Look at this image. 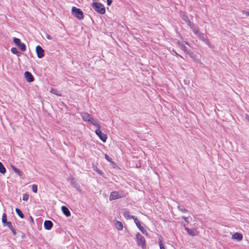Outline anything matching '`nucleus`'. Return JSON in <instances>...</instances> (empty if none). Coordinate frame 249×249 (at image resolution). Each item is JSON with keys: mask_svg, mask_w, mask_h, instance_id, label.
I'll return each mask as SVG.
<instances>
[{"mask_svg": "<svg viewBox=\"0 0 249 249\" xmlns=\"http://www.w3.org/2000/svg\"><path fill=\"white\" fill-rule=\"evenodd\" d=\"M81 116L83 120L89 124H92L95 127H99V122L97 120H94L89 114L87 112L81 113Z\"/></svg>", "mask_w": 249, "mask_h": 249, "instance_id": "1", "label": "nucleus"}, {"mask_svg": "<svg viewBox=\"0 0 249 249\" xmlns=\"http://www.w3.org/2000/svg\"><path fill=\"white\" fill-rule=\"evenodd\" d=\"M93 8L101 14H104L106 12L105 8L103 4L101 3L93 2Z\"/></svg>", "mask_w": 249, "mask_h": 249, "instance_id": "2", "label": "nucleus"}, {"mask_svg": "<svg viewBox=\"0 0 249 249\" xmlns=\"http://www.w3.org/2000/svg\"><path fill=\"white\" fill-rule=\"evenodd\" d=\"M136 241L138 246L141 247L142 249H145V240L144 238L140 233L136 234Z\"/></svg>", "mask_w": 249, "mask_h": 249, "instance_id": "3", "label": "nucleus"}, {"mask_svg": "<svg viewBox=\"0 0 249 249\" xmlns=\"http://www.w3.org/2000/svg\"><path fill=\"white\" fill-rule=\"evenodd\" d=\"M72 15L79 19H82L84 18L83 12L79 8L73 7L71 9Z\"/></svg>", "mask_w": 249, "mask_h": 249, "instance_id": "4", "label": "nucleus"}, {"mask_svg": "<svg viewBox=\"0 0 249 249\" xmlns=\"http://www.w3.org/2000/svg\"><path fill=\"white\" fill-rule=\"evenodd\" d=\"M96 127L97 128L96 130L95 131L96 134L99 137L100 139L103 142H106L107 139V136L106 134L102 133V131L100 130L101 126L100 124H99V127Z\"/></svg>", "mask_w": 249, "mask_h": 249, "instance_id": "5", "label": "nucleus"}, {"mask_svg": "<svg viewBox=\"0 0 249 249\" xmlns=\"http://www.w3.org/2000/svg\"><path fill=\"white\" fill-rule=\"evenodd\" d=\"M124 196L122 192L114 191L111 193L109 196V200H113L120 198Z\"/></svg>", "mask_w": 249, "mask_h": 249, "instance_id": "6", "label": "nucleus"}, {"mask_svg": "<svg viewBox=\"0 0 249 249\" xmlns=\"http://www.w3.org/2000/svg\"><path fill=\"white\" fill-rule=\"evenodd\" d=\"M13 42L14 43L18 46L19 48L22 51L24 52L26 50V46L24 44L21 42L19 38L14 37Z\"/></svg>", "mask_w": 249, "mask_h": 249, "instance_id": "7", "label": "nucleus"}, {"mask_svg": "<svg viewBox=\"0 0 249 249\" xmlns=\"http://www.w3.org/2000/svg\"><path fill=\"white\" fill-rule=\"evenodd\" d=\"M197 36L205 43H206L210 48H212V45H211L210 42H209V41L207 38L205 34L200 33Z\"/></svg>", "mask_w": 249, "mask_h": 249, "instance_id": "8", "label": "nucleus"}, {"mask_svg": "<svg viewBox=\"0 0 249 249\" xmlns=\"http://www.w3.org/2000/svg\"><path fill=\"white\" fill-rule=\"evenodd\" d=\"M135 223L136 225L138 228L141 231V232L144 235H147L148 233L146 230H145L141 226L139 221L137 218H135Z\"/></svg>", "mask_w": 249, "mask_h": 249, "instance_id": "9", "label": "nucleus"}, {"mask_svg": "<svg viewBox=\"0 0 249 249\" xmlns=\"http://www.w3.org/2000/svg\"><path fill=\"white\" fill-rule=\"evenodd\" d=\"M36 52L38 58H41L44 56V51L41 46L38 45L36 47Z\"/></svg>", "mask_w": 249, "mask_h": 249, "instance_id": "10", "label": "nucleus"}, {"mask_svg": "<svg viewBox=\"0 0 249 249\" xmlns=\"http://www.w3.org/2000/svg\"><path fill=\"white\" fill-rule=\"evenodd\" d=\"M24 76L26 80L28 82H32L34 80V78L31 72L29 71H25L24 73Z\"/></svg>", "mask_w": 249, "mask_h": 249, "instance_id": "11", "label": "nucleus"}, {"mask_svg": "<svg viewBox=\"0 0 249 249\" xmlns=\"http://www.w3.org/2000/svg\"><path fill=\"white\" fill-rule=\"evenodd\" d=\"M123 214L124 217L126 219H133L134 221H135V218H137L134 216L131 215L129 213V211L126 210H124V211L123 212Z\"/></svg>", "mask_w": 249, "mask_h": 249, "instance_id": "12", "label": "nucleus"}, {"mask_svg": "<svg viewBox=\"0 0 249 249\" xmlns=\"http://www.w3.org/2000/svg\"><path fill=\"white\" fill-rule=\"evenodd\" d=\"M232 239L240 241L242 240L243 236L242 234L238 232H236L232 235Z\"/></svg>", "mask_w": 249, "mask_h": 249, "instance_id": "13", "label": "nucleus"}, {"mask_svg": "<svg viewBox=\"0 0 249 249\" xmlns=\"http://www.w3.org/2000/svg\"><path fill=\"white\" fill-rule=\"evenodd\" d=\"M53 223L50 220H46L44 223V226L45 229L50 230L53 227Z\"/></svg>", "mask_w": 249, "mask_h": 249, "instance_id": "14", "label": "nucleus"}, {"mask_svg": "<svg viewBox=\"0 0 249 249\" xmlns=\"http://www.w3.org/2000/svg\"><path fill=\"white\" fill-rule=\"evenodd\" d=\"M61 210L63 213L67 216L69 217L71 215V213L69 209L65 206L61 207Z\"/></svg>", "mask_w": 249, "mask_h": 249, "instance_id": "15", "label": "nucleus"}, {"mask_svg": "<svg viewBox=\"0 0 249 249\" xmlns=\"http://www.w3.org/2000/svg\"><path fill=\"white\" fill-rule=\"evenodd\" d=\"M115 226L116 229L119 231H122L123 229V225L122 223L118 220L116 221Z\"/></svg>", "mask_w": 249, "mask_h": 249, "instance_id": "16", "label": "nucleus"}, {"mask_svg": "<svg viewBox=\"0 0 249 249\" xmlns=\"http://www.w3.org/2000/svg\"><path fill=\"white\" fill-rule=\"evenodd\" d=\"M185 230L187 231L188 233L192 236H195L197 235L196 231V230L193 229H189L188 228L185 227Z\"/></svg>", "mask_w": 249, "mask_h": 249, "instance_id": "17", "label": "nucleus"}, {"mask_svg": "<svg viewBox=\"0 0 249 249\" xmlns=\"http://www.w3.org/2000/svg\"><path fill=\"white\" fill-rule=\"evenodd\" d=\"M189 26L192 29V31H193L195 35H196L197 36H198L199 35L200 32L199 31V29L197 27L194 26L193 23L192 25Z\"/></svg>", "mask_w": 249, "mask_h": 249, "instance_id": "18", "label": "nucleus"}, {"mask_svg": "<svg viewBox=\"0 0 249 249\" xmlns=\"http://www.w3.org/2000/svg\"><path fill=\"white\" fill-rule=\"evenodd\" d=\"M11 168L14 170V171L17 174L19 177H21L22 175V173L18 168H17L15 166L13 165H11Z\"/></svg>", "mask_w": 249, "mask_h": 249, "instance_id": "19", "label": "nucleus"}, {"mask_svg": "<svg viewBox=\"0 0 249 249\" xmlns=\"http://www.w3.org/2000/svg\"><path fill=\"white\" fill-rule=\"evenodd\" d=\"M182 18L187 23L188 26H191L193 25V23L190 21V20L186 16H183L182 17Z\"/></svg>", "mask_w": 249, "mask_h": 249, "instance_id": "20", "label": "nucleus"}, {"mask_svg": "<svg viewBox=\"0 0 249 249\" xmlns=\"http://www.w3.org/2000/svg\"><path fill=\"white\" fill-rule=\"evenodd\" d=\"M6 172V169L2 163L0 162V173L1 174H5Z\"/></svg>", "mask_w": 249, "mask_h": 249, "instance_id": "21", "label": "nucleus"}, {"mask_svg": "<svg viewBox=\"0 0 249 249\" xmlns=\"http://www.w3.org/2000/svg\"><path fill=\"white\" fill-rule=\"evenodd\" d=\"M16 212L20 218H24V214H23L22 212L19 209L16 208Z\"/></svg>", "mask_w": 249, "mask_h": 249, "instance_id": "22", "label": "nucleus"}, {"mask_svg": "<svg viewBox=\"0 0 249 249\" xmlns=\"http://www.w3.org/2000/svg\"><path fill=\"white\" fill-rule=\"evenodd\" d=\"M2 222L4 226H5V223H6V222H7V218H6V214L5 213H4L2 215Z\"/></svg>", "mask_w": 249, "mask_h": 249, "instance_id": "23", "label": "nucleus"}, {"mask_svg": "<svg viewBox=\"0 0 249 249\" xmlns=\"http://www.w3.org/2000/svg\"><path fill=\"white\" fill-rule=\"evenodd\" d=\"M11 51L12 53H13L14 54H16L18 56L19 55V53L18 51L17 48H14V47L12 48L11 49Z\"/></svg>", "mask_w": 249, "mask_h": 249, "instance_id": "24", "label": "nucleus"}, {"mask_svg": "<svg viewBox=\"0 0 249 249\" xmlns=\"http://www.w3.org/2000/svg\"><path fill=\"white\" fill-rule=\"evenodd\" d=\"M159 246L160 249H165L161 238L159 239Z\"/></svg>", "mask_w": 249, "mask_h": 249, "instance_id": "25", "label": "nucleus"}, {"mask_svg": "<svg viewBox=\"0 0 249 249\" xmlns=\"http://www.w3.org/2000/svg\"><path fill=\"white\" fill-rule=\"evenodd\" d=\"M50 92L53 94H56L58 96H61V94H58V92H57V91L56 89H54L53 88H52L51 90H50Z\"/></svg>", "mask_w": 249, "mask_h": 249, "instance_id": "26", "label": "nucleus"}, {"mask_svg": "<svg viewBox=\"0 0 249 249\" xmlns=\"http://www.w3.org/2000/svg\"><path fill=\"white\" fill-rule=\"evenodd\" d=\"M32 189L33 192L36 193L37 191V187L36 185L34 184L32 186Z\"/></svg>", "mask_w": 249, "mask_h": 249, "instance_id": "27", "label": "nucleus"}, {"mask_svg": "<svg viewBox=\"0 0 249 249\" xmlns=\"http://www.w3.org/2000/svg\"><path fill=\"white\" fill-rule=\"evenodd\" d=\"M179 45H180V48L183 51H184V52H187V49H186L187 48L183 43H180Z\"/></svg>", "mask_w": 249, "mask_h": 249, "instance_id": "28", "label": "nucleus"}, {"mask_svg": "<svg viewBox=\"0 0 249 249\" xmlns=\"http://www.w3.org/2000/svg\"><path fill=\"white\" fill-rule=\"evenodd\" d=\"M5 226H7L10 230L13 228L12 223L11 222H7L5 223Z\"/></svg>", "mask_w": 249, "mask_h": 249, "instance_id": "29", "label": "nucleus"}, {"mask_svg": "<svg viewBox=\"0 0 249 249\" xmlns=\"http://www.w3.org/2000/svg\"><path fill=\"white\" fill-rule=\"evenodd\" d=\"M29 198V195L25 194L23 195L22 199L24 201H27Z\"/></svg>", "mask_w": 249, "mask_h": 249, "instance_id": "30", "label": "nucleus"}, {"mask_svg": "<svg viewBox=\"0 0 249 249\" xmlns=\"http://www.w3.org/2000/svg\"><path fill=\"white\" fill-rule=\"evenodd\" d=\"M93 169H94V171H95L99 175H101L102 174L101 171L99 169H98V168L96 166L94 167Z\"/></svg>", "mask_w": 249, "mask_h": 249, "instance_id": "31", "label": "nucleus"}, {"mask_svg": "<svg viewBox=\"0 0 249 249\" xmlns=\"http://www.w3.org/2000/svg\"><path fill=\"white\" fill-rule=\"evenodd\" d=\"M178 209L182 213H186L187 212V210L185 208H181L179 206H178Z\"/></svg>", "mask_w": 249, "mask_h": 249, "instance_id": "32", "label": "nucleus"}, {"mask_svg": "<svg viewBox=\"0 0 249 249\" xmlns=\"http://www.w3.org/2000/svg\"><path fill=\"white\" fill-rule=\"evenodd\" d=\"M105 158L107 161H111V158L107 154H105Z\"/></svg>", "mask_w": 249, "mask_h": 249, "instance_id": "33", "label": "nucleus"}, {"mask_svg": "<svg viewBox=\"0 0 249 249\" xmlns=\"http://www.w3.org/2000/svg\"><path fill=\"white\" fill-rule=\"evenodd\" d=\"M107 5H110L112 2V0H107Z\"/></svg>", "mask_w": 249, "mask_h": 249, "instance_id": "34", "label": "nucleus"}, {"mask_svg": "<svg viewBox=\"0 0 249 249\" xmlns=\"http://www.w3.org/2000/svg\"><path fill=\"white\" fill-rule=\"evenodd\" d=\"M46 37L47 39H49V40H51L52 39V37L48 34H46Z\"/></svg>", "mask_w": 249, "mask_h": 249, "instance_id": "35", "label": "nucleus"}, {"mask_svg": "<svg viewBox=\"0 0 249 249\" xmlns=\"http://www.w3.org/2000/svg\"><path fill=\"white\" fill-rule=\"evenodd\" d=\"M182 218L183 219L187 222H189V221H188V217H185V216H182Z\"/></svg>", "mask_w": 249, "mask_h": 249, "instance_id": "36", "label": "nucleus"}, {"mask_svg": "<svg viewBox=\"0 0 249 249\" xmlns=\"http://www.w3.org/2000/svg\"><path fill=\"white\" fill-rule=\"evenodd\" d=\"M243 13L245 14V16L249 17V12L244 11Z\"/></svg>", "mask_w": 249, "mask_h": 249, "instance_id": "37", "label": "nucleus"}, {"mask_svg": "<svg viewBox=\"0 0 249 249\" xmlns=\"http://www.w3.org/2000/svg\"><path fill=\"white\" fill-rule=\"evenodd\" d=\"M11 231H12V232L13 233V234L14 235H16V231H15V230L14 229V228H13V229H11Z\"/></svg>", "mask_w": 249, "mask_h": 249, "instance_id": "38", "label": "nucleus"}, {"mask_svg": "<svg viewBox=\"0 0 249 249\" xmlns=\"http://www.w3.org/2000/svg\"><path fill=\"white\" fill-rule=\"evenodd\" d=\"M189 53V54L190 57H191L193 58H194L195 55L193 53Z\"/></svg>", "mask_w": 249, "mask_h": 249, "instance_id": "39", "label": "nucleus"}, {"mask_svg": "<svg viewBox=\"0 0 249 249\" xmlns=\"http://www.w3.org/2000/svg\"><path fill=\"white\" fill-rule=\"evenodd\" d=\"M246 119L249 121V115L248 114H246L245 116Z\"/></svg>", "mask_w": 249, "mask_h": 249, "instance_id": "40", "label": "nucleus"}, {"mask_svg": "<svg viewBox=\"0 0 249 249\" xmlns=\"http://www.w3.org/2000/svg\"><path fill=\"white\" fill-rule=\"evenodd\" d=\"M73 180V178H69V179H68V180H69H69H71V183H73V182H72Z\"/></svg>", "mask_w": 249, "mask_h": 249, "instance_id": "41", "label": "nucleus"}]
</instances>
